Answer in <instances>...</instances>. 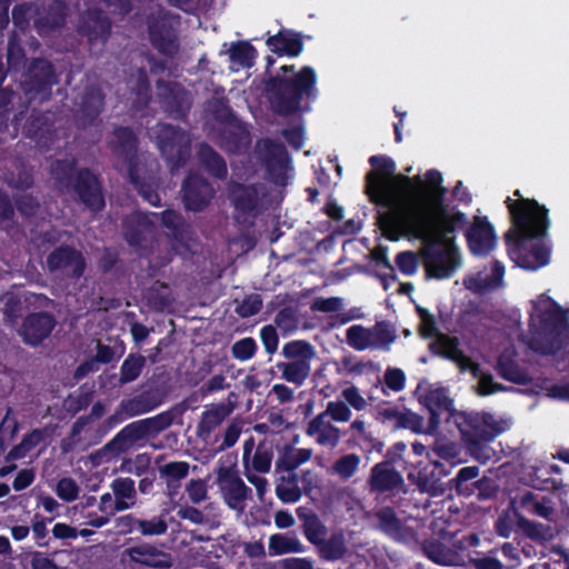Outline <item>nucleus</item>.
Segmentation results:
<instances>
[{
	"mask_svg": "<svg viewBox=\"0 0 569 569\" xmlns=\"http://www.w3.org/2000/svg\"><path fill=\"white\" fill-rule=\"evenodd\" d=\"M327 528L317 516H310L305 522V536L316 547L326 539Z\"/></svg>",
	"mask_w": 569,
	"mask_h": 569,
	"instance_id": "nucleus-54",
	"label": "nucleus"
},
{
	"mask_svg": "<svg viewBox=\"0 0 569 569\" xmlns=\"http://www.w3.org/2000/svg\"><path fill=\"white\" fill-rule=\"evenodd\" d=\"M123 559L128 557L131 561L158 568L171 566V557L149 543H140L126 549L122 553Z\"/></svg>",
	"mask_w": 569,
	"mask_h": 569,
	"instance_id": "nucleus-21",
	"label": "nucleus"
},
{
	"mask_svg": "<svg viewBox=\"0 0 569 569\" xmlns=\"http://www.w3.org/2000/svg\"><path fill=\"white\" fill-rule=\"evenodd\" d=\"M146 358L141 355H130L121 366L120 382L127 383L136 380L142 368L144 367Z\"/></svg>",
	"mask_w": 569,
	"mask_h": 569,
	"instance_id": "nucleus-51",
	"label": "nucleus"
},
{
	"mask_svg": "<svg viewBox=\"0 0 569 569\" xmlns=\"http://www.w3.org/2000/svg\"><path fill=\"white\" fill-rule=\"evenodd\" d=\"M320 413L327 416V419L330 421L333 420L336 422H347L351 418V410L342 401H329L326 410Z\"/></svg>",
	"mask_w": 569,
	"mask_h": 569,
	"instance_id": "nucleus-58",
	"label": "nucleus"
},
{
	"mask_svg": "<svg viewBox=\"0 0 569 569\" xmlns=\"http://www.w3.org/2000/svg\"><path fill=\"white\" fill-rule=\"evenodd\" d=\"M420 548L428 559L440 566H453L459 558L457 551H453L439 538H426Z\"/></svg>",
	"mask_w": 569,
	"mask_h": 569,
	"instance_id": "nucleus-26",
	"label": "nucleus"
},
{
	"mask_svg": "<svg viewBox=\"0 0 569 569\" xmlns=\"http://www.w3.org/2000/svg\"><path fill=\"white\" fill-rule=\"evenodd\" d=\"M519 507L533 516H538L545 519H549L553 513L551 499L548 497H542L541 500H539L538 496L532 491H525L522 495H520Z\"/></svg>",
	"mask_w": 569,
	"mask_h": 569,
	"instance_id": "nucleus-37",
	"label": "nucleus"
},
{
	"mask_svg": "<svg viewBox=\"0 0 569 569\" xmlns=\"http://www.w3.org/2000/svg\"><path fill=\"white\" fill-rule=\"evenodd\" d=\"M56 493L61 500L71 502L79 497L80 486L72 478L64 477L57 482Z\"/></svg>",
	"mask_w": 569,
	"mask_h": 569,
	"instance_id": "nucleus-57",
	"label": "nucleus"
},
{
	"mask_svg": "<svg viewBox=\"0 0 569 569\" xmlns=\"http://www.w3.org/2000/svg\"><path fill=\"white\" fill-rule=\"evenodd\" d=\"M189 469L190 466L186 461H174L158 466L159 475L166 480L170 491L179 487L174 483L184 479L189 473Z\"/></svg>",
	"mask_w": 569,
	"mask_h": 569,
	"instance_id": "nucleus-39",
	"label": "nucleus"
},
{
	"mask_svg": "<svg viewBox=\"0 0 569 569\" xmlns=\"http://www.w3.org/2000/svg\"><path fill=\"white\" fill-rule=\"evenodd\" d=\"M307 436L322 447L336 448L340 441V430L325 415L312 418L306 429Z\"/></svg>",
	"mask_w": 569,
	"mask_h": 569,
	"instance_id": "nucleus-22",
	"label": "nucleus"
},
{
	"mask_svg": "<svg viewBox=\"0 0 569 569\" xmlns=\"http://www.w3.org/2000/svg\"><path fill=\"white\" fill-rule=\"evenodd\" d=\"M109 21L100 12H88L79 26V31L86 34L90 42H103L109 34Z\"/></svg>",
	"mask_w": 569,
	"mask_h": 569,
	"instance_id": "nucleus-27",
	"label": "nucleus"
},
{
	"mask_svg": "<svg viewBox=\"0 0 569 569\" xmlns=\"http://www.w3.org/2000/svg\"><path fill=\"white\" fill-rule=\"evenodd\" d=\"M56 323L48 312L30 313L23 319L19 335L24 343L36 347L50 336Z\"/></svg>",
	"mask_w": 569,
	"mask_h": 569,
	"instance_id": "nucleus-15",
	"label": "nucleus"
},
{
	"mask_svg": "<svg viewBox=\"0 0 569 569\" xmlns=\"http://www.w3.org/2000/svg\"><path fill=\"white\" fill-rule=\"evenodd\" d=\"M64 6L62 2H56L50 12L49 18H38L34 20V24L39 30V33H44L56 27H59L63 20Z\"/></svg>",
	"mask_w": 569,
	"mask_h": 569,
	"instance_id": "nucleus-55",
	"label": "nucleus"
},
{
	"mask_svg": "<svg viewBox=\"0 0 569 569\" xmlns=\"http://www.w3.org/2000/svg\"><path fill=\"white\" fill-rule=\"evenodd\" d=\"M199 159L203 166L216 177L223 178L227 174V166L219 154L210 147L201 146Z\"/></svg>",
	"mask_w": 569,
	"mask_h": 569,
	"instance_id": "nucleus-46",
	"label": "nucleus"
},
{
	"mask_svg": "<svg viewBox=\"0 0 569 569\" xmlns=\"http://www.w3.org/2000/svg\"><path fill=\"white\" fill-rule=\"evenodd\" d=\"M312 457V450L308 448H295L284 446L276 461V472H293L299 466L309 461Z\"/></svg>",
	"mask_w": 569,
	"mask_h": 569,
	"instance_id": "nucleus-29",
	"label": "nucleus"
},
{
	"mask_svg": "<svg viewBox=\"0 0 569 569\" xmlns=\"http://www.w3.org/2000/svg\"><path fill=\"white\" fill-rule=\"evenodd\" d=\"M503 276L505 266L499 260H495L491 266V274L486 276L485 278L472 279V284H470L469 288L478 292H483L488 289L498 287L502 282Z\"/></svg>",
	"mask_w": 569,
	"mask_h": 569,
	"instance_id": "nucleus-44",
	"label": "nucleus"
},
{
	"mask_svg": "<svg viewBox=\"0 0 569 569\" xmlns=\"http://www.w3.org/2000/svg\"><path fill=\"white\" fill-rule=\"evenodd\" d=\"M372 170L367 174L366 190L378 207V227L386 240L391 239V164L387 159L370 158Z\"/></svg>",
	"mask_w": 569,
	"mask_h": 569,
	"instance_id": "nucleus-5",
	"label": "nucleus"
},
{
	"mask_svg": "<svg viewBox=\"0 0 569 569\" xmlns=\"http://www.w3.org/2000/svg\"><path fill=\"white\" fill-rule=\"evenodd\" d=\"M178 26L179 20L176 17L161 12L150 22L151 42L161 53L173 56L178 51Z\"/></svg>",
	"mask_w": 569,
	"mask_h": 569,
	"instance_id": "nucleus-14",
	"label": "nucleus"
},
{
	"mask_svg": "<svg viewBox=\"0 0 569 569\" xmlns=\"http://www.w3.org/2000/svg\"><path fill=\"white\" fill-rule=\"evenodd\" d=\"M153 133L161 153L172 168L186 161L189 156L190 139L184 132L168 124H159Z\"/></svg>",
	"mask_w": 569,
	"mask_h": 569,
	"instance_id": "nucleus-11",
	"label": "nucleus"
},
{
	"mask_svg": "<svg viewBox=\"0 0 569 569\" xmlns=\"http://www.w3.org/2000/svg\"><path fill=\"white\" fill-rule=\"evenodd\" d=\"M416 311L420 319L419 335L423 339L437 338L441 332L439 331L436 317L430 313L426 308L416 305Z\"/></svg>",
	"mask_w": 569,
	"mask_h": 569,
	"instance_id": "nucleus-49",
	"label": "nucleus"
},
{
	"mask_svg": "<svg viewBox=\"0 0 569 569\" xmlns=\"http://www.w3.org/2000/svg\"><path fill=\"white\" fill-rule=\"evenodd\" d=\"M268 47L278 54L298 56L302 50V43L297 34L290 31H280L267 40Z\"/></svg>",
	"mask_w": 569,
	"mask_h": 569,
	"instance_id": "nucleus-34",
	"label": "nucleus"
},
{
	"mask_svg": "<svg viewBox=\"0 0 569 569\" xmlns=\"http://www.w3.org/2000/svg\"><path fill=\"white\" fill-rule=\"evenodd\" d=\"M423 525L416 518H408L401 521L393 513V540L401 542L412 549L420 548L422 541L420 540L421 530Z\"/></svg>",
	"mask_w": 569,
	"mask_h": 569,
	"instance_id": "nucleus-24",
	"label": "nucleus"
},
{
	"mask_svg": "<svg viewBox=\"0 0 569 569\" xmlns=\"http://www.w3.org/2000/svg\"><path fill=\"white\" fill-rule=\"evenodd\" d=\"M256 349L254 340L252 338H244L232 346V355L234 358L246 361L253 357Z\"/></svg>",
	"mask_w": 569,
	"mask_h": 569,
	"instance_id": "nucleus-64",
	"label": "nucleus"
},
{
	"mask_svg": "<svg viewBox=\"0 0 569 569\" xmlns=\"http://www.w3.org/2000/svg\"><path fill=\"white\" fill-rule=\"evenodd\" d=\"M111 490L120 509L128 510L137 503L136 483L130 478H117L111 485Z\"/></svg>",
	"mask_w": 569,
	"mask_h": 569,
	"instance_id": "nucleus-36",
	"label": "nucleus"
},
{
	"mask_svg": "<svg viewBox=\"0 0 569 569\" xmlns=\"http://www.w3.org/2000/svg\"><path fill=\"white\" fill-rule=\"evenodd\" d=\"M112 143L118 169L126 172L132 183L138 187L137 141L133 133L127 128H120L116 130Z\"/></svg>",
	"mask_w": 569,
	"mask_h": 569,
	"instance_id": "nucleus-13",
	"label": "nucleus"
},
{
	"mask_svg": "<svg viewBox=\"0 0 569 569\" xmlns=\"http://www.w3.org/2000/svg\"><path fill=\"white\" fill-rule=\"evenodd\" d=\"M496 369L499 377L506 381L521 386L530 382L529 375L520 368L516 360L505 353L498 357Z\"/></svg>",
	"mask_w": 569,
	"mask_h": 569,
	"instance_id": "nucleus-32",
	"label": "nucleus"
},
{
	"mask_svg": "<svg viewBox=\"0 0 569 569\" xmlns=\"http://www.w3.org/2000/svg\"><path fill=\"white\" fill-rule=\"evenodd\" d=\"M393 420L397 428L410 429L413 432L427 435V420L416 412L410 410L401 412L393 409Z\"/></svg>",
	"mask_w": 569,
	"mask_h": 569,
	"instance_id": "nucleus-43",
	"label": "nucleus"
},
{
	"mask_svg": "<svg viewBox=\"0 0 569 569\" xmlns=\"http://www.w3.org/2000/svg\"><path fill=\"white\" fill-rule=\"evenodd\" d=\"M346 338L348 345L357 350L372 348V342L370 341V331L362 326L350 327L347 330Z\"/></svg>",
	"mask_w": 569,
	"mask_h": 569,
	"instance_id": "nucleus-52",
	"label": "nucleus"
},
{
	"mask_svg": "<svg viewBox=\"0 0 569 569\" xmlns=\"http://www.w3.org/2000/svg\"><path fill=\"white\" fill-rule=\"evenodd\" d=\"M427 417V435H437L439 427L445 422L448 428L453 422V416L459 413L448 388L430 386L420 398Z\"/></svg>",
	"mask_w": 569,
	"mask_h": 569,
	"instance_id": "nucleus-10",
	"label": "nucleus"
},
{
	"mask_svg": "<svg viewBox=\"0 0 569 569\" xmlns=\"http://www.w3.org/2000/svg\"><path fill=\"white\" fill-rule=\"evenodd\" d=\"M156 403L151 402L146 395L124 400L119 405L117 411L108 419L109 429L113 428L123 420L146 413L152 410Z\"/></svg>",
	"mask_w": 569,
	"mask_h": 569,
	"instance_id": "nucleus-25",
	"label": "nucleus"
},
{
	"mask_svg": "<svg viewBox=\"0 0 569 569\" xmlns=\"http://www.w3.org/2000/svg\"><path fill=\"white\" fill-rule=\"evenodd\" d=\"M317 76L312 68L303 67L295 79L289 82L274 80L269 86L272 108L281 114L295 112L303 94L310 97L316 90Z\"/></svg>",
	"mask_w": 569,
	"mask_h": 569,
	"instance_id": "nucleus-6",
	"label": "nucleus"
},
{
	"mask_svg": "<svg viewBox=\"0 0 569 569\" xmlns=\"http://www.w3.org/2000/svg\"><path fill=\"white\" fill-rule=\"evenodd\" d=\"M360 457L356 453H348L335 461L330 468V472L342 480L350 479L359 469Z\"/></svg>",
	"mask_w": 569,
	"mask_h": 569,
	"instance_id": "nucleus-45",
	"label": "nucleus"
},
{
	"mask_svg": "<svg viewBox=\"0 0 569 569\" xmlns=\"http://www.w3.org/2000/svg\"><path fill=\"white\" fill-rule=\"evenodd\" d=\"M157 420H139L127 425L122 428L109 442V448L112 449L113 455L117 457L127 452L136 446L137 442L142 440L153 427Z\"/></svg>",
	"mask_w": 569,
	"mask_h": 569,
	"instance_id": "nucleus-18",
	"label": "nucleus"
},
{
	"mask_svg": "<svg viewBox=\"0 0 569 569\" xmlns=\"http://www.w3.org/2000/svg\"><path fill=\"white\" fill-rule=\"evenodd\" d=\"M268 551L272 557L284 553H302L305 546L293 533H274L269 537Z\"/></svg>",
	"mask_w": 569,
	"mask_h": 569,
	"instance_id": "nucleus-31",
	"label": "nucleus"
},
{
	"mask_svg": "<svg viewBox=\"0 0 569 569\" xmlns=\"http://www.w3.org/2000/svg\"><path fill=\"white\" fill-rule=\"evenodd\" d=\"M159 213L150 216L141 212H134L124 221V237L130 244L140 246L153 233V224L159 220ZM162 223L172 231L177 242H181L189 236V226H187L181 216L172 210L161 213Z\"/></svg>",
	"mask_w": 569,
	"mask_h": 569,
	"instance_id": "nucleus-7",
	"label": "nucleus"
},
{
	"mask_svg": "<svg viewBox=\"0 0 569 569\" xmlns=\"http://www.w3.org/2000/svg\"><path fill=\"white\" fill-rule=\"evenodd\" d=\"M32 77L38 79L39 87L43 90L57 82L52 66L46 60H38L31 69Z\"/></svg>",
	"mask_w": 569,
	"mask_h": 569,
	"instance_id": "nucleus-53",
	"label": "nucleus"
},
{
	"mask_svg": "<svg viewBox=\"0 0 569 569\" xmlns=\"http://www.w3.org/2000/svg\"><path fill=\"white\" fill-rule=\"evenodd\" d=\"M256 153L258 159L266 167L269 176L274 179L276 182H280L288 162L283 146L270 140H262L257 143Z\"/></svg>",
	"mask_w": 569,
	"mask_h": 569,
	"instance_id": "nucleus-16",
	"label": "nucleus"
},
{
	"mask_svg": "<svg viewBox=\"0 0 569 569\" xmlns=\"http://www.w3.org/2000/svg\"><path fill=\"white\" fill-rule=\"evenodd\" d=\"M472 496H476L478 501H488L495 499L499 491L497 482L489 477L483 476L472 482Z\"/></svg>",
	"mask_w": 569,
	"mask_h": 569,
	"instance_id": "nucleus-48",
	"label": "nucleus"
},
{
	"mask_svg": "<svg viewBox=\"0 0 569 569\" xmlns=\"http://www.w3.org/2000/svg\"><path fill=\"white\" fill-rule=\"evenodd\" d=\"M213 473L214 483L224 505L237 516H242L252 491L241 479L236 459L219 460Z\"/></svg>",
	"mask_w": 569,
	"mask_h": 569,
	"instance_id": "nucleus-8",
	"label": "nucleus"
},
{
	"mask_svg": "<svg viewBox=\"0 0 569 569\" xmlns=\"http://www.w3.org/2000/svg\"><path fill=\"white\" fill-rule=\"evenodd\" d=\"M459 340L457 337H451L446 333H440L435 341L429 345V349L433 355L440 356L445 359L452 361L457 353L461 350L459 348Z\"/></svg>",
	"mask_w": 569,
	"mask_h": 569,
	"instance_id": "nucleus-42",
	"label": "nucleus"
},
{
	"mask_svg": "<svg viewBox=\"0 0 569 569\" xmlns=\"http://www.w3.org/2000/svg\"><path fill=\"white\" fill-rule=\"evenodd\" d=\"M140 532L143 536H159L167 531V523L162 518L151 520H136Z\"/></svg>",
	"mask_w": 569,
	"mask_h": 569,
	"instance_id": "nucleus-63",
	"label": "nucleus"
},
{
	"mask_svg": "<svg viewBox=\"0 0 569 569\" xmlns=\"http://www.w3.org/2000/svg\"><path fill=\"white\" fill-rule=\"evenodd\" d=\"M47 267L51 272L80 277L84 270V260L80 252L71 248H59L48 256Z\"/></svg>",
	"mask_w": 569,
	"mask_h": 569,
	"instance_id": "nucleus-19",
	"label": "nucleus"
},
{
	"mask_svg": "<svg viewBox=\"0 0 569 569\" xmlns=\"http://www.w3.org/2000/svg\"><path fill=\"white\" fill-rule=\"evenodd\" d=\"M273 459L272 450L264 446H258L254 453L248 459V465H243V473H267L270 471L271 462Z\"/></svg>",
	"mask_w": 569,
	"mask_h": 569,
	"instance_id": "nucleus-40",
	"label": "nucleus"
},
{
	"mask_svg": "<svg viewBox=\"0 0 569 569\" xmlns=\"http://www.w3.org/2000/svg\"><path fill=\"white\" fill-rule=\"evenodd\" d=\"M233 407L230 403L213 405L207 409L198 425V433L200 436L210 435L217 427H219L227 417L231 415Z\"/></svg>",
	"mask_w": 569,
	"mask_h": 569,
	"instance_id": "nucleus-30",
	"label": "nucleus"
},
{
	"mask_svg": "<svg viewBox=\"0 0 569 569\" xmlns=\"http://www.w3.org/2000/svg\"><path fill=\"white\" fill-rule=\"evenodd\" d=\"M393 162V242L399 240L398 227L421 242L419 254L426 278H451L462 264L457 233L468 218L446 202L448 189L439 170L429 169L425 179L396 173Z\"/></svg>",
	"mask_w": 569,
	"mask_h": 569,
	"instance_id": "nucleus-1",
	"label": "nucleus"
},
{
	"mask_svg": "<svg viewBox=\"0 0 569 569\" xmlns=\"http://www.w3.org/2000/svg\"><path fill=\"white\" fill-rule=\"evenodd\" d=\"M451 425L458 429L467 452L482 465L496 453L490 443L508 429L505 420L497 419L489 412L459 411L453 416Z\"/></svg>",
	"mask_w": 569,
	"mask_h": 569,
	"instance_id": "nucleus-3",
	"label": "nucleus"
},
{
	"mask_svg": "<svg viewBox=\"0 0 569 569\" xmlns=\"http://www.w3.org/2000/svg\"><path fill=\"white\" fill-rule=\"evenodd\" d=\"M232 69L250 68L256 59V50L248 42H238L231 46L229 50Z\"/></svg>",
	"mask_w": 569,
	"mask_h": 569,
	"instance_id": "nucleus-41",
	"label": "nucleus"
},
{
	"mask_svg": "<svg viewBox=\"0 0 569 569\" xmlns=\"http://www.w3.org/2000/svg\"><path fill=\"white\" fill-rule=\"evenodd\" d=\"M370 486L375 491H386L391 487V467L388 461L378 463L372 468Z\"/></svg>",
	"mask_w": 569,
	"mask_h": 569,
	"instance_id": "nucleus-47",
	"label": "nucleus"
},
{
	"mask_svg": "<svg viewBox=\"0 0 569 569\" xmlns=\"http://www.w3.org/2000/svg\"><path fill=\"white\" fill-rule=\"evenodd\" d=\"M461 452L462 443L449 440L446 437H437L433 443L430 446V451L428 452V456L432 455L443 461L449 462L450 466L452 467L462 461L460 459Z\"/></svg>",
	"mask_w": 569,
	"mask_h": 569,
	"instance_id": "nucleus-33",
	"label": "nucleus"
},
{
	"mask_svg": "<svg viewBox=\"0 0 569 569\" xmlns=\"http://www.w3.org/2000/svg\"><path fill=\"white\" fill-rule=\"evenodd\" d=\"M234 208L242 214L253 213L266 203L267 193L262 186H241L233 183L230 188Z\"/></svg>",
	"mask_w": 569,
	"mask_h": 569,
	"instance_id": "nucleus-20",
	"label": "nucleus"
},
{
	"mask_svg": "<svg viewBox=\"0 0 569 569\" xmlns=\"http://www.w3.org/2000/svg\"><path fill=\"white\" fill-rule=\"evenodd\" d=\"M512 227L505 233L509 257L525 270H537L548 264L549 249L540 243L525 247L526 241L543 238L550 226L549 210L535 199L506 201Z\"/></svg>",
	"mask_w": 569,
	"mask_h": 569,
	"instance_id": "nucleus-2",
	"label": "nucleus"
},
{
	"mask_svg": "<svg viewBox=\"0 0 569 569\" xmlns=\"http://www.w3.org/2000/svg\"><path fill=\"white\" fill-rule=\"evenodd\" d=\"M463 230L468 249L473 256L488 257L497 247V234L487 217L476 216Z\"/></svg>",
	"mask_w": 569,
	"mask_h": 569,
	"instance_id": "nucleus-12",
	"label": "nucleus"
},
{
	"mask_svg": "<svg viewBox=\"0 0 569 569\" xmlns=\"http://www.w3.org/2000/svg\"><path fill=\"white\" fill-rule=\"evenodd\" d=\"M74 189L81 200L93 211L102 209L104 204L100 184L97 178L89 171L83 170L77 174Z\"/></svg>",
	"mask_w": 569,
	"mask_h": 569,
	"instance_id": "nucleus-23",
	"label": "nucleus"
},
{
	"mask_svg": "<svg viewBox=\"0 0 569 569\" xmlns=\"http://www.w3.org/2000/svg\"><path fill=\"white\" fill-rule=\"evenodd\" d=\"M553 308L539 315V326L529 347L542 356H555L569 345V321L566 311L555 301Z\"/></svg>",
	"mask_w": 569,
	"mask_h": 569,
	"instance_id": "nucleus-4",
	"label": "nucleus"
},
{
	"mask_svg": "<svg viewBox=\"0 0 569 569\" xmlns=\"http://www.w3.org/2000/svg\"><path fill=\"white\" fill-rule=\"evenodd\" d=\"M282 356L286 361L276 365L281 378L297 387L302 386L311 372V361L317 356L316 349L309 342L296 340L282 347Z\"/></svg>",
	"mask_w": 569,
	"mask_h": 569,
	"instance_id": "nucleus-9",
	"label": "nucleus"
},
{
	"mask_svg": "<svg viewBox=\"0 0 569 569\" xmlns=\"http://www.w3.org/2000/svg\"><path fill=\"white\" fill-rule=\"evenodd\" d=\"M43 440V432L41 430H33L28 436L23 438L20 445L14 447L8 455L10 459H20L23 458L28 451L34 448Z\"/></svg>",
	"mask_w": 569,
	"mask_h": 569,
	"instance_id": "nucleus-56",
	"label": "nucleus"
},
{
	"mask_svg": "<svg viewBox=\"0 0 569 569\" xmlns=\"http://www.w3.org/2000/svg\"><path fill=\"white\" fill-rule=\"evenodd\" d=\"M151 463V458L148 453H139L133 458L126 459L122 462V470L137 476L142 475L148 470Z\"/></svg>",
	"mask_w": 569,
	"mask_h": 569,
	"instance_id": "nucleus-60",
	"label": "nucleus"
},
{
	"mask_svg": "<svg viewBox=\"0 0 569 569\" xmlns=\"http://www.w3.org/2000/svg\"><path fill=\"white\" fill-rule=\"evenodd\" d=\"M480 468L478 466H467L458 470L455 478L450 479V486L453 488L458 496L471 497V486L479 477Z\"/></svg>",
	"mask_w": 569,
	"mask_h": 569,
	"instance_id": "nucleus-38",
	"label": "nucleus"
},
{
	"mask_svg": "<svg viewBox=\"0 0 569 569\" xmlns=\"http://www.w3.org/2000/svg\"><path fill=\"white\" fill-rule=\"evenodd\" d=\"M146 299L156 309H163L172 302L170 289L167 284L156 282L146 293Z\"/></svg>",
	"mask_w": 569,
	"mask_h": 569,
	"instance_id": "nucleus-50",
	"label": "nucleus"
},
{
	"mask_svg": "<svg viewBox=\"0 0 569 569\" xmlns=\"http://www.w3.org/2000/svg\"><path fill=\"white\" fill-rule=\"evenodd\" d=\"M370 331V341L372 348L386 347L390 340V327L388 322H379Z\"/></svg>",
	"mask_w": 569,
	"mask_h": 569,
	"instance_id": "nucleus-62",
	"label": "nucleus"
},
{
	"mask_svg": "<svg viewBox=\"0 0 569 569\" xmlns=\"http://www.w3.org/2000/svg\"><path fill=\"white\" fill-rule=\"evenodd\" d=\"M2 302L6 320L13 323L21 311V297L16 292H7L2 296Z\"/></svg>",
	"mask_w": 569,
	"mask_h": 569,
	"instance_id": "nucleus-59",
	"label": "nucleus"
},
{
	"mask_svg": "<svg viewBox=\"0 0 569 569\" xmlns=\"http://www.w3.org/2000/svg\"><path fill=\"white\" fill-rule=\"evenodd\" d=\"M276 482V495L284 503L297 502L301 497L298 477L291 471H280Z\"/></svg>",
	"mask_w": 569,
	"mask_h": 569,
	"instance_id": "nucleus-35",
	"label": "nucleus"
},
{
	"mask_svg": "<svg viewBox=\"0 0 569 569\" xmlns=\"http://www.w3.org/2000/svg\"><path fill=\"white\" fill-rule=\"evenodd\" d=\"M319 557L326 561L342 559L348 552V538L342 531L333 532L317 547Z\"/></svg>",
	"mask_w": 569,
	"mask_h": 569,
	"instance_id": "nucleus-28",
	"label": "nucleus"
},
{
	"mask_svg": "<svg viewBox=\"0 0 569 569\" xmlns=\"http://www.w3.org/2000/svg\"><path fill=\"white\" fill-rule=\"evenodd\" d=\"M396 263L403 274L411 276L417 271L418 258L412 251H402L396 256Z\"/></svg>",
	"mask_w": 569,
	"mask_h": 569,
	"instance_id": "nucleus-61",
	"label": "nucleus"
},
{
	"mask_svg": "<svg viewBox=\"0 0 569 569\" xmlns=\"http://www.w3.org/2000/svg\"><path fill=\"white\" fill-rule=\"evenodd\" d=\"M182 190L186 209L194 212L203 210L214 194L212 187L198 174H190Z\"/></svg>",
	"mask_w": 569,
	"mask_h": 569,
	"instance_id": "nucleus-17",
	"label": "nucleus"
}]
</instances>
